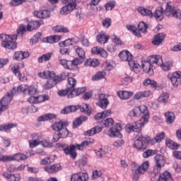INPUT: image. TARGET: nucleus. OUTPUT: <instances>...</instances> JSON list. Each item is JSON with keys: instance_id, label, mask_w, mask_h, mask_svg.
I'll return each mask as SVG.
<instances>
[{"instance_id": "6e6d98bb", "label": "nucleus", "mask_w": 181, "mask_h": 181, "mask_svg": "<svg viewBox=\"0 0 181 181\" xmlns=\"http://www.w3.org/2000/svg\"><path fill=\"white\" fill-rule=\"evenodd\" d=\"M160 66L162 69L164 70V71H169V70H170V69H172V67L173 66V64L170 62H167L165 63L161 64V65H158Z\"/></svg>"}, {"instance_id": "20e7f679", "label": "nucleus", "mask_w": 181, "mask_h": 181, "mask_svg": "<svg viewBox=\"0 0 181 181\" xmlns=\"http://www.w3.org/2000/svg\"><path fill=\"white\" fill-rule=\"evenodd\" d=\"M149 144V137L139 136L137 139L134 141V148L137 151H141L144 152L146 149H148V145Z\"/></svg>"}, {"instance_id": "4468645a", "label": "nucleus", "mask_w": 181, "mask_h": 181, "mask_svg": "<svg viewBox=\"0 0 181 181\" xmlns=\"http://www.w3.org/2000/svg\"><path fill=\"white\" fill-rule=\"evenodd\" d=\"M93 54H100L102 57L107 59L108 57V52L105 51L103 47H93L91 49Z\"/></svg>"}, {"instance_id": "0eeeda50", "label": "nucleus", "mask_w": 181, "mask_h": 181, "mask_svg": "<svg viewBox=\"0 0 181 181\" xmlns=\"http://www.w3.org/2000/svg\"><path fill=\"white\" fill-rule=\"evenodd\" d=\"M66 77H67V88L69 89L74 88L76 86H77V80L74 78V74L71 73H67L62 72L60 75V79L62 80H66Z\"/></svg>"}, {"instance_id": "69168bd1", "label": "nucleus", "mask_w": 181, "mask_h": 181, "mask_svg": "<svg viewBox=\"0 0 181 181\" xmlns=\"http://www.w3.org/2000/svg\"><path fill=\"white\" fill-rule=\"evenodd\" d=\"M76 52L77 53L78 56H79L81 59H84V57H86V52H84V49H83V48L81 47L76 48Z\"/></svg>"}, {"instance_id": "49530a36", "label": "nucleus", "mask_w": 181, "mask_h": 181, "mask_svg": "<svg viewBox=\"0 0 181 181\" xmlns=\"http://www.w3.org/2000/svg\"><path fill=\"white\" fill-rule=\"evenodd\" d=\"M167 124H172L175 121V113L172 112H168L165 113Z\"/></svg>"}, {"instance_id": "ddd939ff", "label": "nucleus", "mask_w": 181, "mask_h": 181, "mask_svg": "<svg viewBox=\"0 0 181 181\" xmlns=\"http://www.w3.org/2000/svg\"><path fill=\"white\" fill-rule=\"evenodd\" d=\"M122 129L121 124L117 123L114 124L109 130V135L110 136H118L119 135V131Z\"/></svg>"}, {"instance_id": "de8ad7c7", "label": "nucleus", "mask_w": 181, "mask_h": 181, "mask_svg": "<svg viewBox=\"0 0 181 181\" xmlns=\"http://www.w3.org/2000/svg\"><path fill=\"white\" fill-rule=\"evenodd\" d=\"M52 52L42 54L41 57L38 58V63H43V62H49V60L52 59Z\"/></svg>"}, {"instance_id": "680f3d73", "label": "nucleus", "mask_w": 181, "mask_h": 181, "mask_svg": "<svg viewBox=\"0 0 181 181\" xmlns=\"http://www.w3.org/2000/svg\"><path fill=\"white\" fill-rule=\"evenodd\" d=\"M153 155H156V150L148 149L143 153V158L146 159V158H149V156H153Z\"/></svg>"}, {"instance_id": "cd10ccee", "label": "nucleus", "mask_w": 181, "mask_h": 181, "mask_svg": "<svg viewBox=\"0 0 181 181\" xmlns=\"http://www.w3.org/2000/svg\"><path fill=\"white\" fill-rule=\"evenodd\" d=\"M156 166L158 168H163L165 166V157L160 154H157L155 156Z\"/></svg>"}, {"instance_id": "79ce46f5", "label": "nucleus", "mask_w": 181, "mask_h": 181, "mask_svg": "<svg viewBox=\"0 0 181 181\" xmlns=\"http://www.w3.org/2000/svg\"><path fill=\"white\" fill-rule=\"evenodd\" d=\"M100 1L101 0H91L90 4L87 5V8L88 9H92L95 12L98 11V8H97V5L100 4Z\"/></svg>"}, {"instance_id": "09e8293b", "label": "nucleus", "mask_w": 181, "mask_h": 181, "mask_svg": "<svg viewBox=\"0 0 181 181\" xmlns=\"http://www.w3.org/2000/svg\"><path fill=\"white\" fill-rule=\"evenodd\" d=\"M73 45H74V38L67 39L64 42H59L60 47H67L69 46H73Z\"/></svg>"}, {"instance_id": "37998d69", "label": "nucleus", "mask_w": 181, "mask_h": 181, "mask_svg": "<svg viewBox=\"0 0 181 181\" xmlns=\"http://www.w3.org/2000/svg\"><path fill=\"white\" fill-rule=\"evenodd\" d=\"M100 64V62L96 59H89L85 62V66H88L89 67H97Z\"/></svg>"}, {"instance_id": "5fc2aeb1", "label": "nucleus", "mask_w": 181, "mask_h": 181, "mask_svg": "<svg viewBox=\"0 0 181 181\" xmlns=\"http://www.w3.org/2000/svg\"><path fill=\"white\" fill-rule=\"evenodd\" d=\"M86 120V117H77L73 122V128H78L83 123V121Z\"/></svg>"}, {"instance_id": "58836bf2", "label": "nucleus", "mask_w": 181, "mask_h": 181, "mask_svg": "<svg viewBox=\"0 0 181 181\" xmlns=\"http://www.w3.org/2000/svg\"><path fill=\"white\" fill-rule=\"evenodd\" d=\"M69 70H76L77 69V66L78 64H81V61L78 59L76 58L75 59L72 60V61H69Z\"/></svg>"}, {"instance_id": "aec40b11", "label": "nucleus", "mask_w": 181, "mask_h": 181, "mask_svg": "<svg viewBox=\"0 0 181 181\" xmlns=\"http://www.w3.org/2000/svg\"><path fill=\"white\" fill-rule=\"evenodd\" d=\"M67 125H69V123H67V122L59 121L52 124V129H54V131H57V132H59L64 128H66Z\"/></svg>"}, {"instance_id": "f8f14e48", "label": "nucleus", "mask_w": 181, "mask_h": 181, "mask_svg": "<svg viewBox=\"0 0 181 181\" xmlns=\"http://www.w3.org/2000/svg\"><path fill=\"white\" fill-rule=\"evenodd\" d=\"M59 81H61L59 76H55L54 78H51L47 80V81L44 85V88L45 90H50V88H53Z\"/></svg>"}, {"instance_id": "13d9d810", "label": "nucleus", "mask_w": 181, "mask_h": 181, "mask_svg": "<svg viewBox=\"0 0 181 181\" xmlns=\"http://www.w3.org/2000/svg\"><path fill=\"white\" fill-rule=\"evenodd\" d=\"M79 109L81 110V112H86L88 115L91 114V110L88 107V105L86 103H83L81 106H79Z\"/></svg>"}, {"instance_id": "7c9ffc66", "label": "nucleus", "mask_w": 181, "mask_h": 181, "mask_svg": "<svg viewBox=\"0 0 181 181\" xmlns=\"http://www.w3.org/2000/svg\"><path fill=\"white\" fill-rule=\"evenodd\" d=\"M11 71L17 76L18 78L20 79L21 81H25L26 80V76H23L22 74H21V71H19V66H14L11 68Z\"/></svg>"}, {"instance_id": "7ed1b4c3", "label": "nucleus", "mask_w": 181, "mask_h": 181, "mask_svg": "<svg viewBox=\"0 0 181 181\" xmlns=\"http://www.w3.org/2000/svg\"><path fill=\"white\" fill-rule=\"evenodd\" d=\"M62 2L65 6L60 9L61 15H69L77 6V1L76 0H62Z\"/></svg>"}, {"instance_id": "f704fd0d", "label": "nucleus", "mask_w": 181, "mask_h": 181, "mask_svg": "<svg viewBox=\"0 0 181 181\" xmlns=\"http://www.w3.org/2000/svg\"><path fill=\"white\" fill-rule=\"evenodd\" d=\"M164 14L165 13H163V8L162 7H158L154 14H153V16H154V18L158 21H162V19H163Z\"/></svg>"}, {"instance_id": "39448f33", "label": "nucleus", "mask_w": 181, "mask_h": 181, "mask_svg": "<svg viewBox=\"0 0 181 181\" xmlns=\"http://www.w3.org/2000/svg\"><path fill=\"white\" fill-rule=\"evenodd\" d=\"M149 168V162L145 161L136 170H132L133 178L134 180H139V177H141V175H144L145 172L148 170Z\"/></svg>"}, {"instance_id": "b1692460", "label": "nucleus", "mask_w": 181, "mask_h": 181, "mask_svg": "<svg viewBox=\"0 0 181 181\" xmlns=\"http://www.w3.org/2000/svg\"><path fill=\"white\" fill-rule=\"evenodd\" d=\"M148 62L154 64H157V66H162L163 59L162 57L159 55H151L149 57Z\"/></svg>"}, {"instance_id": "4c0bfd02", "label": "nucleus", "mask_w": 181, "mask_h": 181, "mask_svg": "<svg viewBox=\"0 0 181 181\" xmlns=\"http://www.w3.org/2000/svg\"><path fill=\"white\" fill-rule=\"evenodd\" d=\"M40 25H42V21H30L27 25L28 30H35L37 29Z\"/></svg>"}, {"instance_id": "5701e85b", "label": "nucleus", "mask_w": 181, "mask_h": 181, "mask_svg": "<svg viewBox=\"0 0 181 181\" xmlns=\"http://www.w3.org/2000/svg\"><path fill=\"white\" fill-rule=\"evenodd\" d=\"M33 14L36 18H40L42 19H47V18H50V11L47 10L35 11Z\"/></svg>"}, {"instance_id": "338daca9", "label": "nucleus", "mask_w": 181, "mask_h": 181, "mask_svg": "<svg viewBox=\"0 0 181 181\" xmlns=\"http://www.w3.org/2000/svg\"><path fill=\"white\" fill-rule=\"evenodd\" d=\"M0 162H12L11 156H0Z\"/></svg>"}, {"instance_id": "c03bdc74", "label": "nucleus", "mask_w": 181, "mask_h": 181, "mask_svg": "<svg viewBox=\"0 0 181 181\" xmlns=\"http://www.w3.org/2000/svg\"><path fill=\"white\" fill-rule=\"evenodd\" d=\"M52 29L54 32H57V33H69V28L63 25H57L52 28Z\"/></svg>"}, {"instance_id": "a878e982", "label": "nucleus", "mask_w": 181, "mask_h": 181, "mask_svg": "<svg viewBox=\"0 0 181 181\" xmlns=\"http://www.w3.org/2000/svg\"><path fill=\"white\" fill-rule=\"evenodd\" d=\"M38 76L39 77H41V78H48V80L57 76L54 72L50 71H44L43 72H40Z\"/></svg>"}, {"instance_id": "c9c22d12", "label": "nucleus", "mask_w": 181, "mask_h": 181, "mask_svg": "<svg viewBox=\"0 0 181 181\" xmlns=\"http://www.w3.org/2000/svg\"><path fill=\"white\" fill-rule=\"evenodd\" d=\"M26 159H28V156L22 153H18L11 156V160H16L17 162H19L20 160H25Z\"/></svg>"}, {"instance_id": "864d4df0", "label": "nucleus", "mask_w": 181, "mask_h": 181, "mask_svg": "<svg viewBox=\"0 0 181 181\" xmlns=\"http://www.w3.org/2000/svg\"><path fill=\"white\" fill-rule=\"evenodd\" d=\"M127 30H129L130 32H132L135 36H137V37H141V33H139V30L135 28V26L127 25Z\"/></svg>"}, {"instance_id": "a18cd8bd", "label": "nucleus", "mask_w": 181, "mask_h": 181, "mask_svg": "<svg viewBox=\"0 0 181 181\" xmlns=\"http://www.w3.org/2000/svg\"><path fill=\"white\" fill-rule=\"evenodd\" d=\"M129 66L132 68L134 73H139L141 71V66L138 63L134 62L132 59L131 62H129Z\"/></svg>"}, {"instance_id": "9b49d317", "label": "nucleus", "mask_w": 181, "mask_h": 181, "mask_svg": "<svg viewBox=\"0 0 181 181\" xmlns=\"http://www.w3.org/2000/svg\"><path fill=\"white\" fill-rule=\"evenodd\" d=\"M88 180V174L86 173L79 172L74 173L71 177V181H87Z\"/></svg>"}, {"instance_id": "393cba45", "label": "nucleus", "mask_w": 181, "mask_h": 181, "mask_svg": "<svg viewBox=\"0 0 181 181\" xmlns=\"http://www.w3.org/2000/svg\"><path fill=\"white\" fill-rule=\"evenodd\" d=\"M117 95L121 100H129V98H131L134 95V92L120 90L117 92Z\"/></svg>"}, {"instance_id": "f257e3e1", "label": "nucleus", "mask_w": 181, "mask_h": 181, "mask_svg": "<svg viewBox=\"0 0 181 181\" xmlns=\"http://www.w3.org/2000/svg\"><path fill=\"white\" fill-rule=\"evenodd\" d=\"M26 32V26L25 25H21L17 29V34L13 36L8 35L6 34L0 35V40H1V46L4 49H8L9 50H13L16 49V42L14 40L18 39V36H23V33Z\"/></svg>"}, {"instance_id": "423d86ee", "label": "nucleus", "mask_w": 181, "mask_h": 181, "mask_svg": "<svg viewBox=\"0 0 181 181\" xmlns=\"http://www.w3.org/2000/svg\"><path fill=\"white\" fill-rule=\"evenodd\" d=\"M16 93H24V94H28L29 95H35L37 93V88L35 86L21 84L17 88L15 94Z\"/></svg>"}, {"instance_id": "bf43d9fd", "label": "nucleus", "mask_w": 181, "mask_h": 181, "mask_svg": "<svg viewBox=\"0 0 181 181\" xmlns=\"http://www.w3.org/2000/svg\"><path fill=\"white\" fill-rule=\"evenodd\" d=\"M54 162V159L53 158V156H49L46 157L44 159L41 160V165H50V163H53Z\"/></svg>"}, {"instance_id": "f03ea898", "label": "nucleus", "mask_w": 181, "mask_h": 181, "mask_svg": "<svg viewBox=\"0 0 181 181\" xmlns=\"http://www.w3.org/2000/svg\"><path fill=\"white\" fill-rule=\"evenodd\" d=\"M139 109V112L143 114L141 115V119L139 122L134 123V124H127L125 127L126 132L128 134L131 132H137L139 134L142 131V127H144L145 122H148L149 119V112L148 111V107L144 105H141L138 107Z\"/></svg>"}, {"instance_id": "1a4fd4ad", "label": "nucleus", "mask_w": 181, "mask_h": 181, "mask_svg": "<svg viewBox=\"0 0 181 181\" xmlns=\"http://www.w3.org/2000/svg\"><path fill=\"white\" fill-rule=\"evenodd\" d=\"M96 104L98 107L103 108V110H105L108 107L110 102L105 94L100 93L98 95V102Z\"/></svg>"}, {"instance_id": "c85d7f7f", "label": "nucleus", "mask_w": 181, "mask_h": 181, "mask_svg": "<svg viewBox=\"0 0 181 181\" xmlns=\"http://www.w3.org/2000/svg\"><path fill=\"white\" fill-rule=\"evenodd\" d=\"M137 11L139 13H141L143 16H148V18H153V13H152V11L145 8L144 7H139L137 8Z\"/></svg>"}, {"instance_id": "4be33fe9", "label": "nucleus", "mask_w": 181, "mask_h": 181, "mask_svg": "<svg viewBox=\"0 0 181 181\" xmlns=\"http://www.w3.org/2000/svg\"><path fill=\"white\" fill-rule=\"evenodd\" d=\"M94 143V139H89L86 141H83L81 144H76V148L78 151H84L87 146Z\"/></svg>"}, {"instance_id": "603ef678", "label": "nucleus", "mask_w": 181, "mask_h": 181, "mask_svg": "<svg viewBox=\"0 0 181 181\" xmlns=\"http://www.w3.org/2000/svg\"><path fill=\"white\" fill-rule=\"evenodd\" d=\"M56 118V115L54 114H47L45 115L40 116L38 117V121L40 122L42 121H49V119H53Z\"/></svg>"}, {"instance_id": "473e14b6", "label": "nucleus", "mask_w": 181, "mask_h": 181, "mask_svg": "<svg viewBox=\"0 0 181 181\" xmlns=\"http://www.w3.org/2000/svg\"><path fill=\"white\" fill-rule=\"evenodd\" d=\"M99 125L103 128H110V127L114 125V119H112V118H107L105 120H102L99 122Z\"/></svg>"}, {"instance_id": "3c124183", "label": "nucleus", "mask_w": 181, "mask_h": 181, "mask_svg": "<svg viewBox=\"0 0 181 181\" xmlns=\"http://www.w3.org/2000/svg\"><path fill=\"white\" fill-rule=\"evenodd\" d=\"M158 103H161L162 104H166V103L169 100V94L167 93H162L158 99Z\"/></svg>"}, {"instance_id": "412c9836", "label": "nucleus", "mask_w": 181, "mask_h": 181, "mask_svg": "<svg viewBox=\"0 0 181 181\" xmlns=\"http://www.w3.org/2000/svg\"><path fill=\"white\" fill-rule=\"evenodd\" d=\"M176 8L177 7L173 6L172 3H168L165 10L164 11V15H165V16H173Z\"/></svg>"}, {"instance_id": "a19ab883", "label": "nucleus", "mask_w": 181, "mask_h": 181, "mask_svg": "<svg viewBox=\"0 0 181 181\" xmlns=\"http://www.w3.org/2000/svg\"><path fill=\"white\" fill-rule=\"evenodd\" d=\"M109 40V35H105V34H100L97 36V40L98 43H100L101 45H105Z\"/></svg>"}, {"instance_id": "052dcab7", "label": "nucleus", "mask_w": 181, "mask_h": 181, "mask_svg": "<svg viewBox=\"0 0 181 181\" xmlns=\"http://www.w3.org/2000/svg\"><path fill=\"white\" fill-rule=\"evenodd\" d=\"M143 84L144 86H151L153 88H155V87L158 86V83H156V81H152L149 78L144 80Z\"/></svg>"}, {"instance_id": "6ab92c4d", "label": "nucleus", "mask_w": 181, "mask_h": 181, "mask_svg": "<svg viewBox=\"0 0 181 181\" xmlns=\"http://www.w3.org/2000/svg\"><path fill=\"white\" fill-rule=\"evenodd\" d=\"M153 66L152 64L148 61L142 63V69L144 73L147 74H153Z\"/></svg>"}, {"instance_id": "774afa93", "label": "nucleus", "mask_w": 181, "mask_h": 181, "mask_svg": "<svg viewBox=\"0 0 181 181\" xmlns=\"http://www.w3.org/2000/svg\"><path fill=\"white\" fill-rule=\"evenodd\" d=\"M173 18L181 20V10L179 9L177 7V8H175V11H174V15L173 16Z\"/></svg>"}, {"instance_id": "6e6552de", "label": "nucleus", "mask_w": 181, "mask_h": 181, "mask_svg": "<svg viewBox=\"0 0 181 181\" xmlns=\"http://www.w3.org/2000/svg\"><path fill=\"white\" fill-rule=\"evenodd\" d=\"M15 91H16V89L13 88L12 91L7 93V94L0 101V107H3L4 110H8V105H9L11 101H12Z\"/></svg>"}, {"instance_id": "f3484780", "label": "nucleus", "mask_w": 181, "mask_h": 181, "mask_svg": "<svg viewBox=\"0 0 181 181\" xmlns=\"http://www.w3.org/2000/svg\"><path fill=\"white\" fill-rule=\"evenodd\" d=\"M13 57L14 60H18V62H21L23 60V59H28V57H29V52L17 51L14 53V55Z\"/></svg>"}, {"instance_id": "9d476101", "label": "nucleus", "mask_w": 181, "mask_h": 181, "mask_svg": "<svg viewBox=\"0 0 181 181\" xmlns=\"http://www.w3.org/2000/svg\"><path fill=\"white\" fill-rule=\"evenodd\" d=\"M77 145H71L70 146H67L64 148V152L66 155H69L71 159H76L77 158Z\"/></svg>"}, {"instance_id": "bb28decb", "label": "nucleus", "mask_w": 181, "mask_h": 181, "mask_svg": "<svg viewBox=\"0 0 181 181\" xmlns=\"http://www.w3.org/2000/svg\"><path fill=\"white\" fill-rule=\"evenodd\" d=\"M86 93V88H78L71 90V93L69 94L68 98H73L74 97H77L80 94Z\"/></svg>"}, {"instance_id": "dca6fc26", "label": "nucleus", "mask_w": 181, "mask_h": 181, "mask_svg": "<svg viewBox=\"0 0 181 181\" xmlns=\"http://www.w3.org/2000/svg\"><path fill=\"white\" fill-rule=\"evenodd\" d=\"M168 79L171 81L173 87H177L181 83L180 78H179V73H176V71L173 73L172 76L168 75Z\"/></svg>"}, {"instance_id": "e433bc0d", "label": "nucleus", "mask_w": 181, "mask_h": 181, "mask_svg": "<svg viewBox=\"0 0 181 181\" xmlns=\"http://www.w3.org/2000/svg\"><path fill=\"white\" fill-rule=\"evenodd\" d=\"M105 76H107L105 71H98L95 75L92 76L91 79L92 81H98V80H103V78H105Z\"/></svg>"}, {"instance_id": "c756f323", "label": "nucleus", "mask_w": 181, "mask_h": 181, "mask_svg": "<svg viewBox=\"0 0 181 181\" xmlns=\"http://www.w3.org/2000/svg\"><path fill=\"white\" fill-rule=\"evenodd\" d=\"M157 181H173V178L170 173L165 171L159 175Z\"/></svg>"}, {"instance_id": "0e129e2a", "label": "nucleus", "mask_w": 181, "mask_h": 181, "mask_svg": "<svg viewBox=\"0 0 181 181\" xmlns=\"http://www.w3.org/2000/svg\"><path fill=\"white\" fill-rule=\"evenodd\" d=\"M112 21L111 18H105L102 21V25L103 26V28H110V26H111V23H112Z\"/></svg>"}, {"instance_id": "8fccbe9b", "label": "nucleus", "mask_w": 181, "mask_h": 181, "mask_svg": "<svg viewBox=\"0 0 181 181\" xmlns=\"http://www.w3.org/2000/svg\"><path fill=\"white\" fill-rule=\"evenodd\" d=\"M18 127L17 124L9 123L7 124L0 125V132L1 131H8V129H11V128H16Z\"/></svg>"}, {"instance_id": "72a5a7b5", "label": "nucleus", "mask_w": 181, "mask_h": 181, "mask_svg": "<svg viewBox=\"0 0 181 181\" xmlns=\"http://www.w3.org/2000/svg\"><path fill=\"white\" fill-rule=\"evenodd\" d=\"M103 131V128L100 126H96L92 128L90 130H88L85 135H88V136H92V135H95V134H100Z\"/></svg>"}, {"instance_id": "4d7b16f0", "label": "nucleus", "mask_w": 181, "mask_h": 181, "mask_svg": "<svg viewBox=\"0 0 181 181\" xmlns=\"http://www.w3.org/2000/svg\"><path fill=\"white\" fill-rule=\"evenodd\" d=\"M148 29V25L144 22H140L138 25V29L139 33H145Z\"/></svg>"}, {"instance_id": "2eb2a0df", "label": "nucleus", "mask_w": 181, "mask_h": 181, "mask_svg": "<svg viewBox=\"0 0 181 181\" xmlns=\"http://www.w3.org/2000/svg\"><path fill=\"white\" fill-rule=\"evenodd\" d=\"M44 169L45 172H47V173H56L59 172V170H62V165L57 163L52 165L45 166Z\"/></svg>"}, {"instance_id": "ea45409f", "label": "nucleus", "mask_w": 181, "mask_h": 181, "mask_svg": "<svg viewBox=\"0 0 181 181\" xmlns=\"http://www.w3.org/2000/svg\"><path fill=\"white\" fill-rule=\"evenodd\" d=\"M165 144L166 146H168V148H170V149H179V148H180V144H177V143H175L170 139H167L165 141Z\"/></svg>"}, {"instance_id": "a211bd4d", "label": "nucleus", "mask_w": 181, "mask_h": 181, "mask_svg": "<svg viewBox=\"0 0 181 181\" xmlns=\"http://www.w3.org/2000/svg\"><path fill=\"white\" fill-rule=\"evenodd\" d=\"M119 57L122 62H129L132 60V54L128 51H122L119 54Z\"/></svg>"}, {"instance_id": "2f4dec72", "label": "nucleus", "mask_w": 181, "mask_h": 181, "mask_svg": "<svg viewBox=\"0 0 181 181\" xmlns=\"http://www.w3.org/2000/svg\"><path fill=\"white\" fill-rule=\"evenodd\" d=\"M165 35L163 33H158L157 34L154 40L152 41V44L156 46H159L160 43H162L163 40H165Z\"/></svg>"}, {"instance_id": "e2e57ef3", "label": "nucleus", "mask_w": 181, "mask_h": 181, "mask_svg": "<svg viewBox=\"0 0 181 181\" xmlns=\"http://www.w3.org/2000/svg\"><path fill=\"white\" fill-rule=\"evenodd\" d=\"M69 94H71V89L69 88L58 91V95H59L60 97H66V95H69Z\"/></svg>"}]
</instances>
